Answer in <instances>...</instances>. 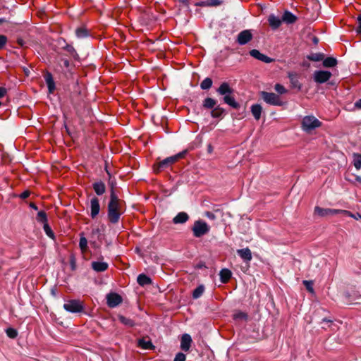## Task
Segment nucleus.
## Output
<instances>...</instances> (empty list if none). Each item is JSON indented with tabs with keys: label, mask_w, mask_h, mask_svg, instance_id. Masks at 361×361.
I'll return each instance as SVG.
<instances>
[{
	"label": "nucleus",
	"mask_w": 361,
	"mask_h": 361,
	"mask_svg": "<svg viewBox=\"0 0 361 361\" xmlns=\"http://www.w3.org/2000/svg\"><path fill=\"white\" fill-rule=\"evenodd\" d=\"M125 202L118 198L114 190H111L110 200L108 204V219L112 224L118 222L121 215L125 211Z\"/></svg>",
	"instance_id": "obj_1"
},
{
	"label": "nucleus",
	"mask_w": 361,
	"mask_h": 361,
	"mask_svg": "<svg viewBox=\"0 0 361 361\" xmlns=\"http://www.w3.org/2000/svg\"><path fill=\"white\" fill-rule=\"evenodd\" d=\"M216 92L219 94L224 96V102L226 104H228L234 109H238L240 107V104L235 100V98L232 95L233 93V90L230 87L228 82H222L217 89Z\"/></svg>",
	"instance_id": "obj_2"
},
{
	"label": "nucleus",
	"mask_w": 361,
	"mask_h": 361,
	"mask_svg": "<svg viewBox=\"0 0 361 361\" xmlns=\"http://www.w3.org/2000/svg\"><path fill=\"white\" fill-rule=\"evenodd\" d=\"M338 214H342L345 216H353L352 213L348 210L343 209H336L330 208H322L320 207H315L314 209V214L317 215L320 217H324L327 216H332Z\"/></svg>",
	"instance_id": "obj_3"
},
{
	"label": "nucleus",
	"mask_w": 361,
	"mask_h": 361,
	"mask_svg": "<svg viewBox=\"0 0 361 361\" xmlns=\"http://www.w3.org/2000/svg\"><path fill=\"white\" fill-rule=\"evenodd\" d=\"M322 126V122L319 121L314 116H306L302 121V128L307 133H310L312 130Z\"/></svg>",
	"instance_id": "obj_4"
},
{
	"label": "nucleus",
	"mask_w": 361,
	"mask_h": 361,
	"mask_svg": "<svg viewBox=\"0 0 361 361\" xmlns=\"http://www.w3.org/2000/svg\"><path fill=\"white\" fill-rule=\"evenodd\" d=\"M192 230L193 235L196 238H200L209 232V226L205 221L198 220L195 221Z\"/></svg>",
	"instance_id": "obj_5"
},
{
	"label": "nucleus",
	"mask_w": 361,
	"mask_h": 361,
	"mask_svg": "<svg viewBox=\"0 0 361 361\" xmlns=\"http://www.w3.org/2000/svg\"><path fill=\"white\" fill-rule=\"evenodd\" d=\"M260 94L264 101L267 104L274 106H281L283 104L280 97L275 93L262 91Z\"/></svg>",
	"instance_id": "obj_6"
},
{
	"label": "nucleus",
	"mask_w": 361,
	"mask_h": 361,
	"mask_svg": "<svg viewBox=\"0 0 361 361\" xmlns=\"http://www.w3.org/2000/svg\"><path fill=\"white\" fill-rule=\"evenodd\" d=\"M64 309L70 312L78 313L81 312L84 310V305L82 302L78 300H71L63 305Z\"/></svg>",
	"instance_id": "obj_7"
},
{
	"label": "nucleus",
	"mask_w": 361,
	"mask_h": 361,
	"mask_svg": "<svg viewBox=\"0 0 361 361\" xmlns=\"http://www.w3.org/2000/svg\"><path fill=\"white\" fill-rule=\"evenodd\" d=\"M123 301L122 297L116 293H110L106 295V302L109 307H115Z\"/></svg>",
	"instance_id": "obj_8"
},
{
	"label": "nucleus",
	"mask_w": 361,
	"mask_h": 361,
	"mask_svg": "<svg viewBox=\"0 0 361 361\" xmlns=\"http://www.w3.org/2000/svg\"><path fill=\"white\" fill-rule=\"evenodd\" d=\"M331 72L327 71H317L314 73V80L317 83H324L328 81L331 77Z\"/></svg>",
	"instance_id": "obj_9"
},
{
	"label": "nucleus",
	"mask_w": 361,
	"mask_h": 361,
	"mask_svg": "<svg viewBox=\"0 0 361 361\" xmlns=\"http://www.w3.org/2000/svg\"><path fill=\"white\" fill-rule=\"evenodd\" d=\"M252 39V34L250 30H245L241 31L237 37V42L240 45H244L251 41Z\"/></svg>",
	"instance_id": "obj_10"
},
{
	"label": "nucleus",
	"mask_w": 361,
	"mask_h": 361,
	"mask_svg": "<svg viewBox=\"0 0 361 361\" xmlns=\"http://www.w3.org/2000/svg\"><path fill=\"white\" fill-rule=\"evenodd\" d=\"M90 209H91V213H90L91 217L92 219L96 218V216L99 214V211H100L99 201L97 197H94L91 199Z\"/></svg>",
	"instance_id": "obj_11"
},
{
	"label": "nucleus",
	"mask_w": 361,
	"mask_h": 361,
	"mask_svg": "<svg viewBox=\"0 0 361 361\" xmlns=\"http://www.w3.org/2000/svg\"><path fill=\"white\" fill-rule=\"evenodd\" d=\"M137 346L145 350H153L155 348L148 337L138 339Z\"/></svg>",
	"instance_id": "obj_12"
},
{
	"label": "nucleus",
	"mask_w": 361,
	"mask_h": 361,
	"mask_svg": "<svg viewBox=\"0 0 361 361\" xmlns=\"http://www.w3.org/2000/svg\"><path fill=\"white\" fill-rule=\"evenodd\" d=\"M250 54L252 57H254V58H255V59H258V60H259V61H261L265 62V63H271V62L273 61V59H271V58H269V56H266V55H264V54H263L260 53V52H259L258 50H257V49H252V50H251V51H250Z\"/></svg>",
	"instance_id": "obj_13"
},
{
	"label": "nucleus",
	"mask_w": 361,
	"mask_h": 361,
	"mask_svg": "<svg viewBox=\"0 0 361 361\" xmlns=\"http://www.w3.org/2000/svg\"><path fill=\"white\" fill-rule=\"evenodd\" d=\"M192 343L191 336L189 334H183L181 338L180 348L184 351H188Z\"/></svg>",
	"instance_id": "obj_14"
},
{
	"label": "nucleus",
	"mask_w": 361,
	"mask_h": 361,
	"mask_svg": "<svg viewBox=\"0 0 361 361\" xmlns=\"http://www.w3.org/2000/svg\"><path fill=\"white\" fill-rule=\"evenodd\" d=\"M268 22L273 30H276L281 26L282 23V18L280 19L274 15L271 14L268 17Z\"/></svg>",
	"instance_id": "obj_15"
},
{
	"label": "nucleus",
	"mask_w": 361,
	"mask_h": 361,
	"mask_svg": "<svg viewBox=\"0 0 361 361\" xmlns=\"http://www.w3.org/2000/svg\"><path fill=\"white\" fill-rule=\"evenodd\" d=\"M237 252L245 261L250 262L252 258L251 250L248 247L238 250Z\"/></svg>",
	"instance_id": "obj_16"
},
{
	"label": "nucleus",
	"mask_w": 361,
	"mask_h": 361,
	"mask_svg": "<svg viewBox=\"0 0 361 361\" xmlns=\"http://www.w3.org/2000/svg\"><path fill=\"white\" fill-rule=\"evenodd\" d=\"M298 18L291 12L286 11L282 16V22L286 24H293L296 22Z\"/></svg>",
	"instance_id": "obj_17"
},
{
	"label": "nucleus",
	"mask_w": 361,
	"mask_h": 361,
	"mask_svg": "<svg viewBox=\"0 0 361 361\" xmlns=\"http://www.w3.org/2000/svg\"><path fill=\"white\" fill-rule=\"evenodd\" d=\"M171 166L169 162L167 161V158L164 159V160L155 164L154 165V171L157 173H159L164 169Z\"/></svg>",
	"instance_id": "obj_18"
},
{
	"label": "nucleus",
	"mask_w": 361,
	"mask_h": 361,
	"mask_svg": "<svg viewBox=\"0 0 361 361\" xmlns=\"http://www.w3.org/2000/svg\"><path fill=\"white\" fill-rule=\"evenodd\" d=\"M92 188L98 195H103L106 191L105 184L102 181H97L93 183Z\"/></svg>",
	"instance_id": "obj_19"
},
{
	"label": "nucleus",
	"mask_w": 361,
	"mask_h": 361,
	"mask_svg": "<svg viewBox=\"0 0 361 361\" xmlns=\"http://www.w3.org/2000/svg\"><path fill=\"white\" fill-rule=\"evenodd\" d=\"M108 264L102 262H92V268L97 272L104 271L108 269Z\"/></svg>",
	"instance_id": "obj_20"
},
{
	"label": "nucleus",
	"mask_w": 361,
	"mask_h": 361,
	"mask_svg": "<svg viewBox=\"0 0 361 361\" xmlns=\"http://www.w3.org/2000/svg\"><path fill=\"white\" fill-rule=\"evenodd\" d=\"M44 79H45L46 83H47L48 89H49V92L53 93L54 91L55 90V82L54 81L51 74L49 73H47L44 75Z\"/></svg>",
	"instance_id": "obj_21"
},
{
	"label": "nucleus",
	"mask_w": 361,
	"mask_h": 361,
	"mask_svg": "<svg viewBox=\"0 0 361 361\" xmlns=\"http://www.w3.org/2000/svg\"><path fill=\"white\" fill-rule=\"evenodd\" d=\"M232 273L228 269H223L220 271L219 276L220 280L223 283H226L228 282L230 279L231 278Z\"/></svg>",
	"instance_id": "obj_22"
},
{
	"label": "nucleus",
	"mask_w": 361,
	"mask_h": 361,
	"mask_svg": "<svg viewBox=\"0 0 361 361\" xmlns=\"http://www.w3.org/2000/svg\"><path fill=\"white\" fill-rule=\"evenodd\" d=\"M189 219V216L185 212H180L178 213L173 219V222L176 224H184Z\"/></svg>",
	"instance_id": "obj_23"
},
{
	"label": "nucleus",
	"mask_w": 361,
	"mask_h": 361,
	"mask_svg": "<svg viewBox=\"0 0 361 361\" xmlns=\"http://www.w3.org/2000/svg\"><path fill=\"white\" fill-rule=\"evenodd\" d=\"M262 108L259 104H254L251 106V112L256 120H259Z\"/></svg>",
	"instance_id": "obj_24"
},
{
	"label": "nucleus",
	"mask_w": 361,
	"mask_h": 361,
	"mask_svg": "<svg viewBox=\"0 0 361 361\" xmlns=\"http://www.w3.org/2000/svg\"><path fill=\"white\" fill-rule=\"evenodd\" d=\"M187 152H188L187 150H184L180 153H178L177 154H176L174 156L167 157V161H168V162H169V164H171L172 165L174 163H176V161H178L180 159L183 158L185 156V154H187Z\"/></svg>",
	"instance_id": "obj_25"
},
{
	"label": "nucleus",
	"mask_w": 361,
	"mask_h": 361,
	"mask_svg": "<svg viewBox=\"0 0 361 361\" xmlns=\"http://www.w3.org/2000/svg\"><path fill=\"white\" fill-rule=\"evenodd\" d=\"M137 281L138 284L142 286L152 283L151 279L149 277H148L147 275L143 274H140L137 276Z\"/></svg>",
	"instance_id": "obj_26"
},
{
	"label": "nucleus",
	"mask_w": 361,
	"mask_h": 361,
	"mask_svg": "<svg viewBox=\"0 0 361 361\" xmlns=\"http://www.w3.org/2000/svg\"><path fill=\"white\" fill-rule=\"evenodd\" d=\"M216 101L212 98L207 97L203 102V106L205 109H212L215 107Z\"/></svg>",
	"instance_id": "obj_27"
},
{
	"label": "nucleus",
	"mask_w": 361,
	"mask_h": 361,
	"mask_svg": "<svg viewBox=\"0 0 361 361\" xmlns=\"http://www.w3.org/2000/svg\"><path fill=\"white\" fill-rule=\"evenodd\" d=\"M323 66L326 68L334 67L337 64V60L333 57H327L323 60Z\"/></svg>",
	"instance_id": "obj_28"
},
{
	"label": "nucleus",
	"mask_w": 361,
	"mask_h": 361,
	"mask_svg": "<svg viewBox=\"0 0 361 361\" xmlns=\"http://www.w3.org/2000/svg\"><path fill=\"white\" fill-rule=\"evenodd\" d=\"M289 78L290 80V83L293 87L300 90L301 85L298 80L297 75L295 74L290 73Z\"/></svg>",
	"instance_id": "obj_29"
},
{
	"label": "nucleus",
	"mask_w": 361,
	"mask_h": 361,
	"mask_svg": "<svg viewBox=\"0 0 361 361\" xmlns=\"http://www.w3.org/2000/svg\"><path fill=\"white\" fill-rule=\"evenodd\" d=\"M79 247H80L82 252H85L87 250V240L83 235V233L80 234Z\"/></svg>",
	"instance_id": "obj_30"
},
{
	"label": "nucleus",
	"mask_w": 361,
	"mask_h": 361,
	"mask_svg": "<svg viewBox=\"0 0 361 361\" xmlns=\"http://www.w3.org/2000/svg\"><path fill=\"white\" fill-rule=\"evenodd\" d=\"M224 113V109L220 106H217L213 109L211 115L213 118H219Z\"/></svg>",
	"instance_id": "obj_31"
},
{
	"label": "nucleus",
	"mask_w": 361,
	"mask_h": 361,
	"mask_svg": "<svg viewBox=\"0 0 361 361\" xmlns=\"http://www.w3.org/2000/svg\"><path fill=\"white\" fill-rule=\"evenodd\" d=\"M204 286L203 285H200L198 286L194 290H193V293H192V298L194 299H197L199 298L200 297L202 296V295L203 294L204 291Z\"/></svg>",
	"instance_id": "obj_32"
},
{
	"label": "nucleus",
	"mask_w": 361,
	"mask_h": 361,
	"mask_svg": "<svg viewBox=\"0 0 361 361\" xmlns=\"http://www.w3.org/2000/svg\"><path fill=\"white\" fill-rule=\"evenodd\" d=\"M233 317L235 320L247 321L248 315L245 312L238 311L233 314Z\"/></svg>",
	"instance_id": "obj_33"
},
{
	"label": "nucleus",
	"mask_w": 361,
	"mask_h": 361,
	"mask_svg": "<svg viewBox=\"0 0 361 361\" xmlns=\"http://www.w3.org/2000/svg\"><path fill=\"white\" fill-rule=\"evenodd\" d=\"M353 165L356 169H361V154L357 153L353 154Z\"/></svg>",
	"instance_id": "obj_34"
},
{
	"label": "nucleus",
	"mask_w": 361,
	"mask_h": 361,
	"mask_svg": "<svg viewBox=\"0 0 361 361\" xmlns=\"http://www.w3.org/2000/svg\"><path fill=\"white\" fill-rule=\"evenodd\" d=\"M76 36L79 38H83L88 36V31L85 27H78L75 30Z\"/></svg>",
	"instance_id": "obj_35"
},
{
	"label": "nucleus",
	"mask_w": 361,
	"mask_h": 361,
	"mask_svg": "<svg viewBox=\"0 0 361 361\" xmlns=\"http://www.w3.org/2000/svg\"><path fill=\"white\" fill-rule=\"evenodd\" d=\"M212 85V80L209 78H206L200 84L202 90H209Z\"/></svg>",
	"instance_id": "obj_36"
},
{
	"label": "nucleus",
	"mask_w": 361,
	"mask_h": 361,
	"mask_svg": "<svg viewBox=\"0 0 361 361\" xmlns=\"http://www.w3.org/2000/svg\"><path fill=\"white\" fill-rule=\"evenodd\" d=\"M118 320L120 321V322H121L122 324H123L126 326H134V322L132 319L127 318L124 316H122V315L118 316Z\"/></svg>",
	"instance_id": "obj_37"
},
{
	"label": "nucleus",
	"mask_w": 361,
	"mask_h": 361,
	"mask_svg": "<svg viewBox=\"0 0 361 361\" xmlns=\"http://www.w3.org/2000/svg\"><path fill=\"white\" fill-rule=\"evenodd\" d=\"M37 220L39 222L43 223L44 224L45 223H47V217L46 212L44 211H39L37 215Z\"/></svg>",
	"instance_id": "obj_38"
},
{
	"label": "nucleus",
	"mask_w": 361,
	"mask_h": 361,
	"mask_svg": "<svg viewBox=\"0 0 361 361\" xmlns=\"http://www.w3.org/2000/svg\"><path fill=\"white\" fill-rule=\"evenodd\" d=\"M73 58L78 59V54H77L74 47L71 45H66L64 48Z\"/></svg>",
	"instance_id": "obj_39"
},
{
	"label": "nucleus",
	"mask_w": 361,
	"mask_h": 361,
	"mask_svg": "<svg viewBox=\"0 0 361 361\" xmlns=\"http://www.w3.org/2000/svg\"><path fill=\"white\" fill-rule=\"evenodd\" d=\"M324 55L322 54H312L308 59L313 61H319L323 60Z\"/></svg>",
	"instance_id": "obj_40"
},
{
	"label": "nucleus",
	"mask_w": 361,
	"mask_h": 361,
	"mask_svg": "<svg viewBox=\"0 0 361 361\" xmlns=\"http://www.w3.org/2000/svg\"><path fill=\"white\" fill-rule=\"evenodd\" d=\"M6 332L7 336L11 338H15L18 336L17 331L13 328H8Z\"/></svg>",
	"instance_id": "obj_41"
},
{
	"label": "nucleus",
	"mask_w": 361,
	"mask_h": 361,
	"mask_svg": "<svg viewBox=\"0 0 361 361\" xmlns=\"http://www.w3.org/2000/svg\"><path fill=\"white\" fill-rule=\"evenodd\" d=\"M43 228H44V232L49 237L54 238V232L52 231L51 228H50V226L48 225L47 223H45L44 224Z\"/></svg>",
	"instance_id": "obj_42"
},
{
	"label": "nucleus",
	"mask_w": 361,
	"mask_h": 361,
	"mask_svg": "<svg viewBox=\"0 0 361 361\" xmlns=\"http://www.w3.org/2000/svg\"><path fill=\"white\" fill-rule=\"evenodd\" d=\"M303 284L306 287L307 290L310 293H314L313 283L311 281H303Z\"/></svg>",
	"instance_id": "obj_43"
},
{
	"label": "nucleus",
	"mask_w": 361,
	"mask_h": 361,
	"mask_svg": "<svg viewBox=\"0 0 361 361\" xmlns=\"http://www.w3.org/2000/svg\"><path fill=\"white\" fill-rule=\"evenodd\" d=\"M274 89L279 94H284L286 92V88L281 84H276Z\"/></svg>",
	"instance_id": "obj_44"
},
{
	"label": "nucleus",
	"mask_w": 361,
	"mask_h": 361,
	"mask_svg": "<svg viewBox=\"0 0 361 361\" xmlns=\"http://www.w3.org/2000/svg\"><path fill=\"white\" fill-rule=\"evenodd\" d=\"M185 359H186V357H185V354H183L182 353H178L176 355L173 361H185Z\"/></svg>",
	"instance_id": "obj_45"
},
{
	"label": "nucleus",
	"mask_w": 361,
	"mask_h": 361,
	"mask_svg": "<svg viewBox=\"0 0 361 361\" xmlns=\"http://www.w3.org/2000/svg\"><path fill=\"white\" fill-rule=\"evenodd\" d=\"M220 4L221 1L219 0H208L206 3V5L209 6H216Z\"/></svg>",
	"instance_id": "obj_46"
},
{
	"label": "nucleus",
	"mask_w": 361,
	"mask_h": 361,
	"mask_svg": "<svg viewBox=\"0 0 361 361\" xmlns=\"http://www.w3.org/2000/svg\"><path fill=\"white\" fill-rule=\"evenodd\" d=\"M7 42V37L5 35H0V49H1L4 46Z\"/></svg>",
	"instance_id": "obj_47"
},
{
	"label": "nucleus",
	"mask_w": 361,
	"mask_h": 361,
	"mask_svg": "<svg viewBox=\"0 0 361 361\" xmlns=\"http://www.w3.org/2000/svg\"><path fill=\"white\" fill-rule=\"evenodd\" d=\"M357 21L358 25L356 28V32L357 34H361V14L357 16Z\"/></svg>",
	"instance_id": "obj_48"
},
{
	"label": "nucleus",
	"mask_w": 361,
	"mask_h": 361,
	"mask_svg": "<svg viewBox=\"0 0 361 361\" xmlns=\"http://www.w3.org/2000/svg\"><path fill=\"white\" fill-rule=\"evenodd\" d=\"M205 216L209 218V219H216V216L211 212H207L205 213Z\"/></svg>",
	"instance_id": "obj_49"
},
{
	"label": "nucleus",
	"mask_w": 361,
	"mask_h": 361,
	"mask_svg": "<svg viewBox=\"0 0 361 361\" xmlns=\"http://www.w3.org/2000/svg\"><path fill=\"white\" fill-rule=\"evenodd\" d=\"M29 195H30V192L29 191H25V192H23L20 195V197L23 198V199H25V198L28 197Z\"/></svg>",
	"instance_id": "obj_50"
},
{
	"label": "nucleus",
	"mask_w": 361,
	"mask_h": 361,
	"mask_svg": "<svg viewBox=\"0 0 361 361\" xmlns=\"http://www.w3.org/2000/svg\"><path fill=\"white\" fill-rule=\"evenodd\" d=\"M355 107L357 109H361V99H359L355 103Z\"/></svg>",
	"instance_id": "obj_51"
},
{
	"label": "nucleus",
	"mask_w": 361,
	"mask_h": 361,
	"mask_svg": "<svg viewBox=\"0 0 361 361\" xmlns=\"http://www.w3.org/2000/svg\"><path fill=\"white\" fill-rule=\"evenodd\" d=\"M62 61H63V65H64L65 67H66V68L69 67L70 63H69L68 60H67V59H62Z\"/></svg>",
	"instance_id": "obj_52"
},
{
	"label": "nucleus",
	"mask_w": 361,
	"mask_h": 361,
	"mask_svg": "<svg viewBox=\"0 0 361 361\" xmlns=\"http://www.w3.org/2000/svg\"><path fill=\"white\" fill-rule=\"evenodd\" d=\"M358 213L357 214H352L353 216H351L352 218L355 219H361L359 216H358Z\"/></svg>",
	"instance_id": "obj_53"
},
{
	"label": "nucleus",
	"mask_w": 361,
	"mask_h": 361,
	"mask_svg": "<svg viewBox=\"0 0 361 361\" xmlns=\"http://www.w3.org/2000/svg\"><path fill=\"white\" fill-rule=\"evenodd\" d=\"M30 207L33 208L34 209L37 210V207L35 205V203H30Z\"/></svg>",
	"instance_id": "obj_54"
},
{
	"label": "nucleus",
	"mask_w": 361,
	"mask_h": 361,
	"mask_svg": "<svg viewBox=\"0 0 361 361\" xmlns=\"http://www.w3.org/2000/svg\"><path fill=\"white\" fill-rule=\"evenodd\" d=\"M355 180L360 183H361V177L360 176H356Z\"/></svg>",
	"instance_id": "obj_55"
},
{
	"label": "nucleus",
	"mask_w": 361,
	"mask_h": 361,
	"mask_svg": "<svg viewBox=\"0 0 361 361\" xmlns=\"http://www.w3.org/2000/svg\"><path fill=\"white\" fill-rule=\"evenodd\" d=\"M6 22V19L5 18H0V25L3 23H5Z\"/></svg>",
	"instance_id": "obj_56"
},
{
	"label": "nucleus",
	"mask_w": 361,
	"mask_h": 361,
	"mask_svg": "<svg viewBox=\"0 0 361 361\" xmlns=\"http://www.w3.org/2000/svg\"><path fill=\"white\" fill-rule=\"evenodd\" d=\"M18 42L19 44L23 45V40L22 39L18 40Z\"/></svg>",
	"instance_id": "obj_57"
},
{
	"label": "nucleus",
	"mask_w": 361,
	"mask_h": 361,
	"mask_svg": "<svg viewBox=\"0 0 361 361\" xmlns=\"http://www.w3.org/2000/svg\"><path fill=\"white\" fill-rule=\"evenodd\" d=\"M323 321H324V322H331V320H326V319H324Z\"/></svg>",
	"instance_id": "obj_58"
},
{
	"label": "nucleus",
	"mask_w": 361,
	"mask_h": 361,
	"mask_svg": "<svg viewBox=\"0 0 361 361\" xmlns=\"http://www.w3.org/2000/svg\"><path fill=\"white\" fill-rule=\"evenodd\" d=\"M359 217L361 219V215L360 214H358Z\"/></svg>",
	"instance_id": "obj_59"
}]
</instances>
